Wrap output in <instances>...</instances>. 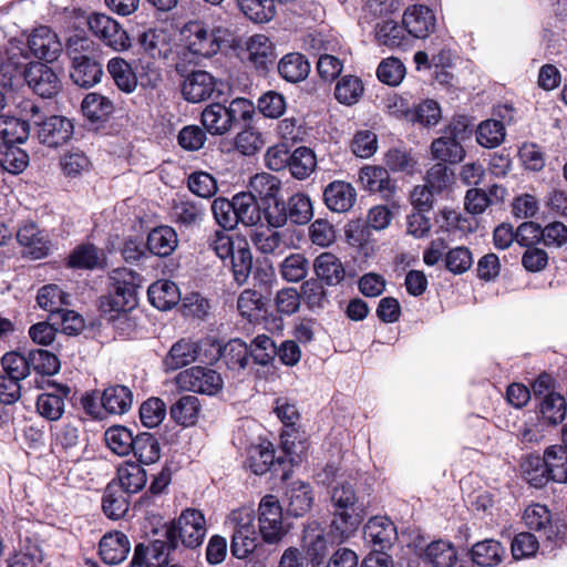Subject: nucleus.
Segmentation results:
<instances>
[{"label":"nucleus","mask_w":567,"mask_h":567,"mask_svg":"<svg viewBox=\"0 0 567 567\" xmlns=\"http://www.w3.org/2000/svg\"><path fill=\"white\" fill-rule=\"evenodd\" d=\"M535 463L534 471H526V480L535 487H540L548 480L558 483H567V447L565 444L551 445L546 449L544 458H534L530 464Z\"/></svg>","instance_id":"nucleus-4"},{"label":"nucleus","mask_w":567,"mask_h":567,"mask_svg":"<svg viewBox=\"0 0 567 567\" xmlns=\"http://www.w3.org/2000/svg\"><path fill=\"white\" fill-rule=\"evenodd\" d=\"M237 2L243 13L258 23L270 21L276 12L272 0H237Z\"/></svg>","instance_id":"nucleus-59"},{"label":"nucleus","mask_w":567,"mask_h":567,"mask_svg":"<svg viewBox=\"0 0 567 567\" xmlns=\"http://www.w3.org/2000/svg\"><path fill=\"white\" fill-rule=\"evenodd\" d=\"M102 65L91 56L72 62L70 76L81 87H91L101 81Z\"/></svg>","instance_id":"nucleus-33"},{"label":"nucleus","mask_w":567,"mask_h":567,"mask_svg":"<svg viewBox=\"0 0 567 567\" xmlns=\"http://www.w3.org/2000/svg\"><path fill=\"white\" fill-rule=\"evenodd\" d=\"M281 189L280 179L268 173L256 174L249 182V194L261 204L277 199Z\"/></svg>","instance_id":"nucleus-32"},{"label":"nucleus","mask_w":567,"mask_h":567,"mask_svg":"<svg viewBox=\"0 0 567 567\" xmlns=\"http://www.w3.org/2000/svg\"><path fill=\"white\" fill-rule=\"evenodd\" d=\"M107 72L115 85L124 93H132L137 87V78L132 66L122 58H112L107 63Z\"/></svg>","instance_id":"nucleus-36"},{"label":"nucleus","mask_w":567,"mask_h":567,"mask_svg":"<svg viewBox=\"0 0 567 567\" xmlns=\"http://www.w3.org/2000/svg\"><path fill=\"white\" fill-rule=\"evenodd\" d=\"M359 182L365 190L380 194L384 199H390L395 192L388 169L382 166H363L359 172Z\"/></svg>","instance_id":"nucleus-18"},{"label":"nucleus","mask_w":567,"mask_h":567,"mask_svg":"<svg viewBox=\"0 0 567 567\" xmlns=\"http://www.w3.org/2000/svg\"><path fill=\"white\" fill-rule=\"evenodd\" d=\"M202 124L212 135H224L234 125L226 105L221 103H212L203 110Z\"/></svg>","instance_id":"nucleus-25"},{"label":"nucleus","mask_w":567,"mask_h":567,"mask_svg":"<svg viewBox=\"0 0 567 567\" xmlns=\"http://www.w3.org/2000/svg\"><path fill=\"white\" fill-rule=\"evenodd\" d=\"M138 464L151 465L161 458V445L154 434L144 432L135 436L132 451Z\"/></svg>","instance_id":"nucleus-38"},{"label":"nucleus","mask_w":567,"mask_h":567,"mask_svg":"<svg viewBox=\"0 0 567 567\" xmlns=\"http://www.w3.org/2000/svg\"><path fill=\"white\" fill-rule=\"evenodd\" d=\"M184 34L185 49L202 58H210L234 42L230 24L225 20L188 22Z\"/></svg>","instance_id":"nucleus-1"},{"label":"nucleus","mask_w":567,"mask_h":567,"mask_svg":"<svg viewBox=\"0 0 567 567\" xmlns=\"http://www.w3.org/2000/svg\"><path fill=\"white\" fill-rule=\"evenodd\" d=\"M302 548L312 566H319L323 563L329 551V542L319 523L311 522L305 527Z\"/></svg>","instance_id":"nucleus-17"},{"label":"nucleus","mask_w":567,"mask_h":567,"mask_svg":"<svg viewBox=\"0 0 567 567\" xmlns=\"http://www.w3.org/2000/svg\"><path fill=\"white\" fill-rule=\"evenodd\" d=\"M125 494L117 484H107L102 498V508L109 518L116 520L127 513L130 502Z\"/></svg>","instance_id":"nucleus-35"},{"label":"nucleus","mask_w":567,"mask_h":567,"mask_svg":"<svg viewBox=\"0 0 567 567\" xmlns=\"http://www.w3.org/2000/svg\"><path fill=\"white\" fill-rule=\"evenodd\" d=\"M567 403L563 395L549 392L539 403L542 420L551 425L561 423L566 417Z\"/></svg>","instance_id":"nucleus-46"},{"label":"nucleus","mask_w":567,"mask_h":567,"mask_svg":"<svg viewBox=\"0 0 567 567\" xmlns=\"http://www.w3.org/2000/svg\"><path fill=\"white\" fill-rule=\"evenodd\" d=\"M87 24L92 33L114 51H124L131 47V39L122 25L103 13H93Z\"/></svg>","instance_id":"nucleus-9"},{"label":"nucleus","mask_w":567,"mask_h":567,"mask_svg":"<svg viewBox=\"0 0 567 567\" xmlns=\"http://www.w3.org/2000/svg\"><path fill=\"white\" fill-rule=\"evenodd\" d=\"M178 245V237L174 228L159 226L147 236L148 250L159 257H167L174 252Z\"/></svg>","instance_id":"nucleus-30"},{"label":"nucleus","mask_w":567,"mask_h":567,"mask_svg":"<svg viewBox=\"0 0 567 567\" xmlns=\"http://www.w3.org/2000/svg\"><path fill=\"white\" fill-rule=\"evenodd\" d=\"M247 59L258 69H267L274 62L275 50L265 34H255L246 43Z\"/></svg>","instance_id":"nucleus-27"},{"label":"nucleus","mask_w":567,"mask_h":567,"mask_svg":"<svg viewBox=\"0 0 567 567\" xmlns=\"http://www.w3.org/2000/svg\"><path fill=\"white\" fill-rule=\"evenodd\" d=\"M316 276L329 287L340 285L346 278V268L341 259L330 251L318 255L313 260Z\"/></svg>","instance_id":"nucleus-22"},{"label":"nucleus","mask_w":567,"mask_h":567,"mask_svg":"<svg viewBox=\"0 0 567 567\" xmlns=\"http://www.w3.org/2000/svg\"><path fill=\"white\" fill-rule=\"evenodd\" d=\"M30 134V126L27 121L14 116L0 115V138L2 143H23Z\"/></svg>","instance_id":"nucleus-53"},{"label":"nucleus","mask_w":567,"mask_h":567,"mask_svg":"<svg viewBox=\"0 0 567 567\" xmlns=\"http://www.w3.org/2000/svg\"><path fill=\"white\" fill-rule=\"evenodd\" d=\"M220 355L230 370H244L249 363L250 348L240 339L228 341L220 350Z\"/></svg>","instance_id":"nucleus-44"},{"label":"nucleus","mask_w":567,"mask_h":567,"mask_svg":"<svg viewBox=\"0 0 567 567\" xmlns=\"http://www.w3.org/2000/svg\"><path fill=\"white\" fill-rule=\"evenodd\" d=\"M287 230H278V228H256L250 234V240L255 249L265 256H280L291 248V243L287 239Z\"/></svg>","instance_id":"nucleus-14"},{"label":"nucleus","mask_w":567,"mask_h":567,"mask_svg":"<svg viewBox=\"0 0 567 567\" xmlns=\"http://www.w3.org/2000/svg\"><path fill=\"white\" fill-rule=\"evenodd\" d=\"M176 384L182 390L200 394L215 395L224 385L221 375L206 367H192L176 375Z\"/></svg>","instance_id":"nucleus-6"},{"label":"nucleus","mask_w":567,"mask_h":567,"mask_svg":"<svg viewBox=\"0 0 567 567\" xmlns=\"http://www.w3.org/2000/svg\"><path fill=\"white\" fill-rule=\"evenodd\" d=\"M174 220L185 227L198 224L204 216V209L190 200H179L172 208Z\"/></svg>","instance_id":"nucleus-60"},{"label":"nucleus","mask_w":567,"mask_h":567,"mask_svg":"<svg viewBox=\"0 0 567 567\" xmlns=\"http://www.w3.org/2000/svg\"><path fill=\"white\" fill-rule=\"evenodd\" d=\"M200 402L195 395H184L177 400L169 410L172 419L183 425H194L200 413Z\"/></svg>","instance_id":"nucleus-37"},{"label":"nucleus","mask_w":567,"mask_h":567,"mask_svg":"<svg viewBox=\"0 0 567 567\" xmlns=\"http://www.w3.org/2000/svg\"><path fill=\"white\" fill-rule=\"evenodd\" d=\"M31 369L39 374L53 375L60 370L58 357L47 350L37 349L28 352Z\"/></svg>","instance_id":"nucleus-61"},{"label":"nucleus","mask_w":567,"mask_h":567,"mask_svg":"<svg viewBox=\"0 0 567 567\" xmlns=\"http://www.w3.org/2000/svg\"><path fill=\"white\" fill-rule=\"evenodd\" d=\"M118 487L127 494H135L142 491L147 482V473L136 462H124L117 468Z\"/></svg>","instance_id":"nucleus-28"},{"label":"nucleus","mask_w":567,"mask_h":567,"mask_svg":"<svg viewBox=\"0 0 567 567\" xmlns=\"http://www.w3.org/2000/svg\"><path fill=\"white\" fill-rule=\"evenodd\" d=\"M81 109L87 120L100 122L106 120L113 113L114 104L109 97L92 92L85 95Z\"/></svg>","instance_id":"nucleus-41"},{"label":"nucleus","mask_w":567,"mask_h":567,"mask_svg":"<svg viewBox=\"0 0 567 567\" xmlns=\"http://www.w3.org/2000/svg\"><path fill=\"white\" fill-rule=\"evenodd\" d=\"M317 167V157L312 150L300 146L290 154L289 172L299 181L308 178Z\"/></svg>","instance_id":"nucleus-39"},{"label":"nucleus","mask_w":567,"mask_h":567,"mask_svg":"<svg viewBox=\"0 0 567 567\" xmlns=\"http://www.w3.org/2000/svg\"><path fill=\"white\" fill-rule=\"evenodd\" d=\"M17 241L22 247V255L37 260L49 256L51 251V240L45 230L33 223L28 221L19 227L16 233Z\"/></svg>","instance_id":"nucleus-11"},{"label":"nucleus","mask_w":567,"mask_h":567,"mask_svg":"<svg viewBox=\"0 0 567 567\" xmlns=\"http://www.w3.org/2000/svg\"><path fill=\"white\" fill-rule=\"evenodd\" d=\"M151 303L159 310H168L176 306L181 299L178 287L169 280H158L147 290Z\"/></svg>","instance_id":"nucleus-31"},{"label":"nucleus","mask_w":567,"mask_h":567,"mask_svg":"<svg viewBox=\"0 0 567 567\" xmlns=\"http://www.w3.org/2000/svg\"><path fill=\"white\" fill-rule=\"evenodd\" d=\"M275 449L270 442L252 445L248 450L247 466L257 475L268 472L275 462Z\"/></svg>","instance_id":"nucleus-47"},{"label":"nucleus","mask_w":567,"mask_h":567,"mask_svg":"<svg viewBox=\"0 0 567 567\" xmlns=\"http://www.w3.org/2000/svg\"><path fill=\"white\" fill-rule=\"evenodd\" d=\"M288 219L296 225H306L313 217V208L308 195L297 193L289 197L287 204Z\"/></svg>","instance_id":"nucleus-55"},{"label":"nucleus","mask_w":567,"mask_h":567,"mask_svg":"<svg viewBox=\"0 0 567 567\" xmlns=\"http://www.w3.org/2000/svg\"><path fill=\"white\" fill-rule=\"evenodd\" d=\"M111 280L113 290L101 298L100 308L104 313L116 312L118 324L130 326L131 317L127 315L137 305V289L141 287V277L137 272L118 268L113 270Z\"/></svg>","instance_id":"nucleus-2"},{"label":"nucleus","mask_w":567,"mask_h":567,"mask_svg":"<svg viewBox=\"0 0 567 567\" xmlns=\"http://www.w3.org/2000/svg\"><path fill=\"white\" fill-rule=\"evenodd\" d=\"M101 403L109 413L121 415L131 409L133 394L127 386L113 385L103 391Z\"/></svg>","instance_id":"nucleus-34"},{"label":"nucleus","mask_w":567,"mask_h":567,"mask_svg":"<svg viewBox=\"0 0 567 567\" xmlns=\"http://www.w3.org/2000/svg\"><path fill=\"white\" fill-rule=\"evenodd\" d=\"M37 136L41 144L48 147H59L70 141L74 126L72 122L60 115H53L38 123Z\"/></svg>","instance_id":"nucleus-13"},{"label":"nucleus","mask_w":567,"mask_h":567,"mask_svg":"<svg viewBox=\"0 0 567 567\" xmlns=\"http://www.w3.org/2000/svg\"><path fill=\"white\" fill-rule=\"evenodd\" d=\"M505 555V548L499 542L485 539L476 543L472 548V559L482 567L498 565Z\"/></svg>","instance_id":"nucleus-40"},{"label":"nucleus","mask_w":567,"mask_h":567,"mask_svg":"<svg viewBox=\"0 0 567 567\" xmlns=\"http://www.w3.org/2000/svg\"><path fill=\"white\" fill-rule=\"evenodd\" d=\"M506 136V130L502 121L485 120L476 128V141L485 148L499 146Z\"/></svg>","instance_id":"nucleus-51"},{"label":"nucleus","mask_w":567,"mask_h":567,"mask_svg":"<svg viewBox=\"0 0 567 567\" xmlns=\"http://www.w3.org/2000/svg\"><path fill=\"white\" fill-rule=\"evenodd\" d=\"M364 535L374 546L384 549L396 539V529L388 517L375 516L367 523Z\"/></svg>","instance_id":"nucleus-24"},{"label":"nucleus","mask_w":567,"mask_h":567,"mask_svg":"<svg viewBox=\"0 0 567 567\" xmlns=\"http://www.w3.org/2000/svg\"><path fill=\"white\" fill-rule=\"evenodd\" d=\"M23 76L35 94L43 99L55 96L61 90V81L47 64L31 62L23 71Z\"/></svg>","instance_id":"nucleus-12"},{"label":"nucleus","mask_w":567,"mask_h":567,"mask_svg":"<svg viewBox=\"0 0 567 567\" xmlns=\"http://www.w3.org/2000/svg\"><path fill=\"white\" fill-rule=\"evenodd\" d=\"M402 22L409 34L417 39H425L434 32L436 18L427 6L412 4L405 9Z\"/></svg>","instance_id":"nucleus-16"},{"label":"nucleus","mask_w":567,"mask_h":567,"mask_svg":"<svg viewBox=\"0 0 567 567\" xmlns=\"http://www.w3.org/2000/svg\"><path fill=\"white\" fill-rule=\"evenodd\" d=\"M362 519V516L354 508L338 509L331 524L332 528L338 533L334 536L336 539L343 542L349 538L358 529Z\"/></svg>","instance_id":"nucleus-57"},{"label":"nucleus","mask_w":567,"mask_h":567,"mask_svg":"<svg viewBox=\"0 0 567 567\" xmlns=\"http://www.w3.org/2000/svg\"><path fill=\"white\" fill-rule=\"evenodd\" d=\"M133 560L141 567H164L168 563L167 545L163 540H154L148 545L138 544Z\"/></svg>","instance_id":"nucleus-29"},{"label":"nucleus","mask_w":567,"mask_h":567,"mask_svg":"<svg viewBox=\"0 0 567 567\" xmlns=\"http://www.w3.org/2000/svg\"><path fill=\"white\" fill-rule=\"evenodd\" d=\"M28 45L32 54L47 62L55 61L62 52V43L49 27L35 28L30 34Z\"/></svg>","instance_id":"nucleus-15"},{"label":"nucleus","mask_w":567,"mask_h":567,"mask_svg":"<svg viewBox=\"0 0 567 567\" xmlns=\"http://www.w3.org/2000/svg\"><path fill=\"white\" fill-rule=\"evenodd\" d=\"M207 534L204 514L196 508L184 509L167 532L168 540L175 548L182 544L186 548L199 547Z\"/></svg>","instance_id":"nucleus-3"},{"label":"nucleus","mask_w":567,"mask_h":567,"mask_svg":"<svg viewBox=\"0 0 567 567\" xmlns=\"http://www.w3.org/2000/svg\"><path fill=\"white\" fill-rule=\"evenodd\" d=\"M309 271V260L301 252L288 255L279 265V272L284 280L288 282H299L303 280Z\"/></svg>","instance_id":"nucleus-52"},{"label":"nucleus","mask_w":567,"mask_h":567,"mask_svg":"<svg viewBox=\"0 0 567 567\" xmlns=\"http://www.w3.org/2000/svg\"><path fill=\"white\" fill-rule=\"evenodd\" d=\"M225 524L231 530V535L255 532V511L246 506L236 508L229 513Z\"/></svg>","instance_id":"nucleus-58"},{"label":"nucleus","mask_w":567,"mask_h":567,"mask_svg":"<svg viewBox=\"0 0 567 567\" xmlns=\"http://www.w3.org/2000/svg\"><path fill=\"white\" fill-rule=\"evenodd\" d=\"M234 278L237 284L243 285L247 281L252 268V255L246 240L237 238V247L229 256Z\"/></svg>","instance_id":"nucleus-43"},{"label":"nucleus","mask_w":567,"mask_h":567,"mask_svg":"<svg viewBox=\"0 0 567 567\" xmlns=\"http://www.w3.org/2000/svg\"><path fill=\"white\" fill-rule=\"evenodd\" d=\"M66 295L56 285L43 286L37 295V302L40 308L58 313L62 305H66Z\"/></svg>","instance_id":"nucleus-63"},{"label":"nucleus","mask_w":567,"mask_h":567,"mask_svg":"<svg viewBox=\"0 0 567 567\" xmlns=\"http://www.w3.org/2000/svg\"><path fill=\"white\" fill-rule=\"evenodd\" d=\"M3 373L19 382L30 375L31 365L29 354L17 352L7 353L2 359Z\"/></svg>","instance_id":"nucleus-62"},{"label":"nucleus","mask_w":567,"mask_h":567,"mask_svg":"<svg viewBox=\"0 0 567 567\" xmlns=\"http://www.w3.org/2000/svg\"><path fill=\"white\" fill-rule=\"evenodd\" d=\"M362 81L354 75H344L336 84L334 97L344 105L355 104L363 94Z\"/></svg>","instance_id":"nucleus-54"},{"label":"nucleus","mask_w":567,"mask_h":567,"mask_svg":"<svg viewBox=\"0 0 567 567\" xmlns=\"http://www.w3.org/2000/svg\"><path fill=\"white\" fill-rule=\"evenodd\" d=\"M278 72L287 82L298 83L306 80L309 75L310 63L301 53H288L279 61Z\"/></svg>","instance_id":"nucleus-26"},{"label":"nucleus","mask_w":567,"mask_h":567,"mask_svg":"<svg viewBox=\"0 0 567 567\" xmlns=\"http://www.w3.org/2000/svg\"><path fill=\"white\" fill-rule=\"evenodd\" d=\"M166 415V405L158 398H151L140 408V417L144 426L153 429L159 425Z\"/></svg>","instance_id":"nucleus-64"},{"label":"nucleus","mask_w":567,"mask_h":567,"mask_svg":"<svg viewBox=\"0 0 567 567\" xmlns=\"http://www.w3.org/2000/svg\"><path fill=\"white\" fill-rule=\"evenodd\" d=\"M219 85L221 82L209 72L193 71L182 83V94L189 103H200L209 99H218L223 94Z\"/></svg>","instance_id":"nucleus-10"},{"label":"nucleus","mask_w":567,"mask_h":567,"mask_svg":"<svg viewBox=\"0 0 567 567\" xmlns=\"http://www.w3.org/2000/svg\"><path fill=\"white\" fill-rule=\"evenodd\" d=\"M198 353L199 346L197 342L189 339H181L171 347L166 354L163 361L165 370L175 371L186 367L197 359Z\"/></svg>","instance_id":"nucleus-23"},{"label":"nucleus","mask_w":567,"mask_h":567,"mask_svg":"<svg viewBox=\"0 0 567 567\" xmlns=\"http://www.w3.org/2000/svg\"><path fill=\"white\" fill-rule=\"evenodd\" d=\"M466 125L461 122H453L443 131V135L435 138L431 144V153L435 159L444 163L455 164L465 156L461 140L464 137Z\"/></svg>","instance_id":"nucleus-7"},{"label":"nucleus","mask_w":567,"mask_h":567,"mask_svg":"<svg viewBox=\"0 0 567 567\" xmlns=\"http://www.w3.org/2000/svg\"><path fill=\"white\" fill-rule=\"evenodd\" d=\"M51 388V392L38 396L37 410L42 417L49 421H58L64 413V400L70 395L71 389L65 384H52Z\"/></svg>","instance_id":"nucleus-21"},{"label":"nucleus","mask_w":567,"mask_h":567,"mask_svg":"<svg viewBox=\"0 0 567 567\" xmlns=\"http://www.w3.org/2000/svg\"><path fill=\"white\" fill-rule=\"evenodd\" d=\"M404 27L393 20H385L377 24L375 39L380 45L389 49H399L406 45L408 38Z\"/></svg>","instance_id":"nucleus-42"},{"label":"nucleus","mask_w":567,"mask_h":567,"mask_svg":"<svg viewBox=\"0 0 567 567\" xmlns=\"http://www.w3.org/2000/svg\"><path fill=\"white\" fill-rule=\"evenodd\" d=\"M288 513L298 517L306 514L313 502L311 488L306 483H295L288 492Z\"/></svg>","instance_id":"nucleus-56"},{"label":"nucleus","mask_w":567,"mask_h":567,"mask_svg":"<svg viewBox=\"0 0 567 567\" xmlns=\"http://www.w3.org/2000/svg\"><path fill=\"white\" fill-rule=\"evenodd\" d=\"M326 206L336 213L349 212L357 200V190L348 182L333 181L323 190Z\"/></svg>","instance_id":"nucleus-20"},{"label":"nucleus","mask_w":567,"mask_h":567,"mask_svg":"<svg viewBox=\"0 0 567 567\" xmlns=\"http://www.w3.org/2000/svg\"><path fill=\"white\" fill-rule=\"evenodd\" d=\"M424 560L433 567H453L457 560L456 549L450 542H433L425 549Z\"/></svg>","instance_id":"nucleus-45"},{"label":"nucleus","mask_w":567,"mask_h":567,"mask_svg":"<svg viewBox=\"0 0 567 567\" xmlns=\"http://www.w3.org/2000/svg\"><path fill=\"white\" fill-rule=\"evenodd\" d=\"M259 533L264 542L277 544L286 535L287 530L282 520V508L274 495H266L261 498L258 508Z\"/></svg>","instance_id":"nucleus-8"},{"label":"nucleus","mask_w":567,"mask_h":567,"mask_svg":"<svg viewBox=\"0 0 567 567\" xmlns=\"http://www.w3.org/2000/svg\"><path fill=\"white\" fill-rule=\"evenodd\" d=\"M29 164V155L19 146L0 143V166L11 174L22 173Z\"/></svg>","instance_id":"nucleus-48"},{"label":"nucleus","mask_w":567,"mask_h":567,"mask_svg":"<svg viewBox=\"0 0 567 567\" xmlns=\"http://www.w3.org/2000/svg\"><path fill=\"white\" fill-rule=\"evenodd\" d=\"M131 550L128 537L118 530L109 532L100 539L99 555L107 565L122 563Z\"/></svg>","instance_id":"nucleus-19"},{"label":"nucleus","mask_w":567,"mask_h":567,"mask_svg":"<svg viewBox=\"0 0 567 567\" xmlns=\"http://www.w3.org/2000/svg\"><path fill=\"white\" fill-rule=\"evenodd\" d=\"M109 449L118 456H126L134 447L135 436L125 426L114 425L109 427L104 434Z\"/></svg>","instance_id":"nucleus-49"},{"label":"nucleus","mask_w":567,"mask_h":567,"mask_svg":"<svg viewBox=\"0 0 567 567\" xmlns=\"http://www.w3.org/2000/svg\"><path fill=\"white\" fill-rule=\"evenodd\" d=\"M274 412L285 426L280 435L284 451L291 457V461L301 458L308 449V443L296 427L300 419L297 406L288 400L279 398L276 400Z\"/></svg>","instance_id":"nucleus-5"},{"label":"nucleus","mask_w":567,"mask_h":567,"mask_svg":"<svg viewBox=\"0 0 567 567\" xmlns=\"http://www.w3.org/2000/svg\"><path fill=\"white\" fill-rule=\"evenodd\" d=\"M236 225L254 226L260 220V207L249 193H239L234 196Z\"/></svg>","instance_id":"nucleus-50"}]
</instances>
